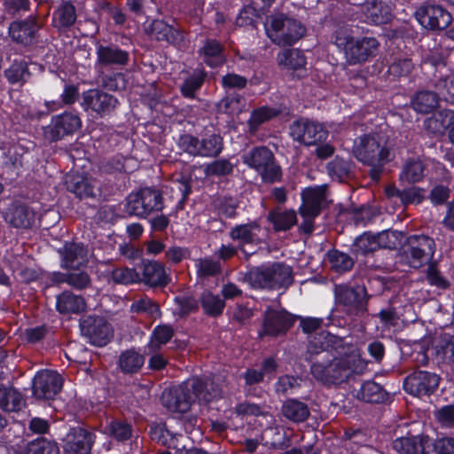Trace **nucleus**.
Returning <instances> with one entry per match:
<instances>
[{
    "label": "nucleus",
    "instance_id": "f8f14e48",
    "mask_svg": "<svg viewBox=\"0 0 454 454\" xmlns=\"http://www.w3.org/2000/svg\"><path fill=\"white\" fill-rule=\"evenodd\" d=\"M261 226L255 221L237 224L229 231L230 239L238 244L239 251L247 260L255 253V247L261 243Z\"/></svg>",
    "mask_w": 454,
    "mask_h": 454
},
{
    "label": "nucleus",
    "instance_id": "2f4dec72",
    "mask_svg": "<svg viewBox=\"0 0 454 454\" xmlns=\"http://www.w3.org/2000/svg\"><path fill=\"white\" fill-rule=\"evenodd\" d=\"M34 212L24 204H13L5 215V220L15 228H29L34 222Z\"/></svg>",
    "mask_w": 454,
    "mask_h": 454
},
{
    "label": "nucleus",
    "instance_id": "e433bc0d",
    "mask_svg": "<svg viewBox=\"0 0 454 454\" xmlns=\"http://www.w3.org/2000/svg\"><path fill=\"white\" fill-rule=\"evenodd\" d=\"M150 436L161 445L177 450L179 449V439L183 437L182 434L175 433L162 424L151 427Z\"/></svg>",
    "mask_w": 454,
    "mask_h": 454
},
{
    "label": "nucleus",
    "instance_id": "79ce46f5",
    "mask_svg": "<svg viewBox=\"0 0 454 454\" xmlns=\"http://www.w3.org/2000/svg\"><path fill=\"white\" fill-rule=\"evenodd\" d=\"M206 79V73L201 69H196L184 78L180 91L182 96L187 98H194Z\"/></svg>",
    "mask_w": 454,
    "mask_h": 454
},
{
    "label": "nucleus",
    "instance_id": "473e14b6",
    "mask_svg": "<svg viewBox=\"0 0 454 454\" xmlns=\"http://www.w3.org/2000/svg\"><path fill=\"white\" fill-rule=\"evenodd\" d=\"M86 303L83 297L71 292H63L57 296L56 309L61 314H78L85 309Z\"/></svg>",
    "mask_w": 454,
    "mask_h": 454
},
{
    "label": "nucleus",
    "instance_id": "9d476101",
    "mask_svg": "<svg viewBox=\"0 0 454 454\" xmlns=\"http://www.w3.org/2000/svg\"><path fill=\"white\" fill-rule=\"evenodd\" d=\"M289 134L294 141L306 146L321 144L328 137V130L321 123L307 118L293 121Z\"/></svg>",
    "mask_w": 454,
    "mask_h": 454
},
{
    "label": "nucleus",
    "instance_id": "4d7b16f0",
    "mask_svg": "<svg viewBox=\"0 0 454 454\" xmlns=\"http://www.w3.org/2000/svg\"><path fill=\"white\" fill-rule=\"evenodd\" d=\"M195 268L198 278H206L216 276L221 272L220 263L210 258H199L195 261Z\"/></svg>",
    "mask_w": 454,
    "mask_h": 454
},
{
    "label": "nucleus",
    "instance_id": "f03ea898",
    "mask_svg": "<svg viewBox=\"0 0 454 454\" xmlns=\"http://www.w3.org/2000/svg\"><path fill=\"white\" fill-rule=\"evenodd\" d=\"M354 359L350 356L335 357L331 352H323L310 366L311 374L327 384H336L347 380L353 372Z\"/></svg>",
    "mask_w": 454,
    "mask_h": 454
},
{
    "label": "nucleus",
    "instance_id": "6e6d98bb",
    "mask_svg": "<svg viewBox=\"0 0 454 454\" xmlns=\"http://www.w3.org/2000/svg\"><path fill=\"white\" fill-rule=\"evenodd\" d=\"M219 107L228 114H238L245 110L246 99L240 94L230 93L221 100Z\"/></svg>",
    "mask_w": 454,
    "mask_h": 454
},
{
    "label": "nucleus",
    "instance_id": "6ab92c4d",
    "mask_svg": "<svg viewBox=\"0 0 454 454\" xmlns=\"http://www.w3.org/2000/svg\"><path fill=\"white\" fill-rule=\"evenodd\" d=\"M327 186H310L301 192V215L317 216L327 204Z\"/></svg>",
    "mask_w": 454,
    "mask_h": 454
},
{
    "label": "nucleus",
    "instance_id": "6e6552de",
    "mask_svg": "<svg viewBox=\"0 0 454 454\" xmlns=\"http://www.w3.org/2000/svg\"><path fill=\"white\" fill-rule=\"evenodd\" d=\"M163 207L160 192L146 187L127 197L124 211L129 215L146 218L151 214L161 211Z\"/></svg>",
    "mask_w": 454,
    "mask_h": 454
},
{
    "label": "nucleus",
    "instance_id": "69168bd1",
    "mask_svg": "<svg viewBox=\"0 0 454 454\" xmlns=\"http://www.w3.org/2000/svg\"><path fill=\"white\" fill-rule=\"evenodd\" d=\"M259 12L253 4L245 5L239 12L237 17L236 23L239 27H255Z\"/></svg>",
    "mask_w": 454,
    "mask_h": 454
},
{
    "label": "nucleus",
    "instance_id": "dca6fc26",
    "mask_svg": "<svg viewBox=\"0 0 454 454\" xmlns=\"http://www.w3.org/2000/svg\"><path fill=\"white\" fill-rule=\"evenodd\" d=\"M440 380V376L434 372L417 371L404 379L403 387L414 396H429L436 391Z\"/></svg>",
    "mask_w": 454,
    "mask_h": 454
},
{
    "label": "nucleus",
    "instance_id": "ddd939ff",
    "mask_svg": "<svg viewBox=\"0 0 454 454\" xmlns=\"http://www.w3.org/2000/svg\"><path fill=\"white\" fill-rule=\"evenodd\" d=\"M82 335L97 347L106 346L113 337V328L103 317L88 316L80 322Z\"/></svg>",
    "mask_w": 454,
    "mask_h": 454
},
{
    "label": "nucleus",
    "instance_id": "3c124183",
    "mask_svg": "<svg viewBox=\"0 0 454 454\" xmlns=\"http://www.w3.org/2000/svg\"><path fill=\"white\" fill-rule=\"evenodd\" d=\"M334 338L333 335L323 331L309 336L308 352L310 356L317 355L318 357H322L323 352H329L328 348L333 342Z\"/></svg>",
    "mask_w": 454,
    "mask_h": 454
},
{
    "label": "nucleus",
    "instance_id": "2eb2a0df",
    "mask_svg": "<svg viewBox=\"0 0 454 454\" xmlns=\"http://www.w3.org/2000/svg\"><path fill=\"white\" fill-rule=\"evenodd\" d=\"M417 21L426 29L442 30L452 20L450 13L438 4H426L419 6L415 13Z\"/></svg>",
    "mask_w": 454,
    "mask_h": 454
},
{
    "label": "nucleus",
    "instance_id": "a211bd4d",
    "mask_svg": "<svg viewBox=\"0 0 454 454\" xmlns=\"http://www.w3.org/2000/svg\"><path fill=\"white\" fill-rule=\"evenodd\" d=\"M62 387L61 376L52 371H41L33 379L32 391L37 399L50 400L60 391Z\"/></svg>",
    "mask_w": 454,
    "mask_h": 454
},
{
    "label": "nucleus",
    "instance_id": "39448f33",
    "mask_svg": "<svg viewBox=\"0 0 454 454\" xmlns=\"http://www.w3.org/2000/svg\"><path fill=\"white\" fill-rule=\"evenodd\" d=\"M267 36L278 46H288L299 41L306 32L301 21L283 13L273 14L264 23Z\"/></svg>",
    "mask_w": 454,
    "mask_h": 454
},
{
    "label": "nucleus",
    "instance_id": "4be33fe9",
    "mask_svg": "<svg viewBox=\"0 0 454 454\" xmlns=\"http://www.w3.org/2000/svg\"><path fill=\"white\" fill-rule=\"evenodd\" d=\"M294 322V317L286 311L267 310L263 322V333L271 336L285 333Z\"/></svg>",
    "mask_w": 454,
    "mask_h": 454
},
{
    "label": "nucleus",
    "instance_id": "c85d7f7f",
    "mask_svg": "<svg viewBox=\"0 0 454 454\" xmlns=\"http://www.w3.org/2000/svg\"><path fill=\"white\" fill-rule=\"evenodd\" d=\"M189 380H197L199 383L198 387H196L192 391L194 395H196V400L199 402L210 403L222 397V388L219 385L215 384L211 378L192 377Z\"/></svg>",
    "mask_w": 454,
    "mask_h": 454
},
{
    "label": "nucleus",
    "instance_id": "49530a36",
    "mask_svg": "<svg viewBox=\"0 0 454 454\" xmlns=\"http://www.w3.org/2000/svg\"><path fill=\"white\" fill-rule=\"evenodd\" d=\"M66 183L67 190L80 198L94 195L93 186L85 176L72 175L67 176Z\"/></svg>",
    "mask_w": 454,
    "mask_h": 454
},
{
    "label": "nucleus",
    "instance_id": "412c9836",
    "mask_svg": "<svg viewBox=\"0 0 454 454\" xmlns=\"http://www.w3.org/2000/svg\"><path fill=\"white\" fill-rule=\"evenodd\" d=\"M96 65L101 67L125 66L129 59L128 51L114 44H97Z\"/></svg>",
    "mask_w": 454,
    "mask_h": 454
},
{
    "label": "nucleus",
    "instance_id": "aec40b11",
    "mask_svg": "<svg viewBox=\"0 0 454 454\" xmlns=\"http://www.w3.org/2000/svg\"><path fill=\"white\" fill-rule=\"evenodd\" d=\"M40 29L35 17H28L26 20L12 22L8 28L11 38L18 43L29 45L35 42L37 33Z\"/></svg>",
    "mask_w": 454,
    "mask_h": 454
},
{
    "label": "nucleus",
    "instance_id": "13d9d810",
    "mask_svg": "<svg viewBox=\"0 0 454 454\" xmlns=\"http://www.w3.org/2000/svg\"><path fill=\"white\" fill-rule=\"evenodd\" d=\"M278 114L277 109L269 106L254 109L248 120L250 131L254 132L261 124L275 117Z\"/></svg>",
    "mask_w": 454,
    "mask_h": 454
},
{
    "label": "nucleus",
    "instance_id": "b1692460",
    "mask_svg": "<svg viewBox=\"0 0 454 454\" xmlns=\"http://www.w3.org/2000/svg\"><path fill=\"white\" fill-rule=\"evenodd\" d=\"M142 276V281L151 287L166 286L170 280L165 267L156 261H143Z\"/></svg>",
    "mask_w": 454,
    "mask_h": 454
},
{
    "label": "nucleus",
    "instance_id": "864d4df0",
    "mask_svg": "<svg viewBox=\"0 0 454 454\" xmlns=\"http://www.w3.org/2000/svg\"><path fill=\"white\" fill-rule=\"evenodd\" d=\"M200 153L201 157H215L223 150V139L219 135L212 134L200 139Z\"/></svg>",
    "mask_w": 454,
    "mask_h": 454
},
{
    "label": "nucleus",
    "instance_id": "58836bf2",
    "mask_svg": "<svg viewBox=\"0 0 454 454\" xmlns=\"http://www.w3.org/2000/svg\"><path fill=\"white\" fill-rule=\"evenodd\" d=\"M356 397L367 403H380L387 399V392L380 384L368 380L361 385Z\"/></svg>",
    "mask_w": 454,
    "mask_h": 454
},
{
    "label": "nucleus",
    "instance_id": "8fccbe9b",
    "mask_svg": "<svg viewBox=\"0 0 454 454\" xmlns=\"http://www.w3.org/2000/svg\"><path fill=\"white\" fill-rule=\"evenodd\" d=\"M174 329L168 325L156 326L152 333L151 340L146 348L150 352H156L173 337Z\"/></svg>",
    "mask_w": 454,
    "mask_h": 454
},
{
    "label": "nucleus",
    "instance_id": "37998d69",
    "mask_svg": "<svg viewBox=\"0 0 454 454\" xmlns=\"http://www.w3.org/2000/svg\"><path fill=\"white\" fill-rule=\"evenodd\" d=\"M200 51L204 61L211 67L221 66L224 61L223 46L216 40H207Z\"/></svg>",
    "mask_w": 454,
    "mask_h": 454
},
{
    "label": "nucleus",
    "instance_id": "e2e57ef3",
    "mask_svg": "<svg viewBox=\"0 0 454 454\" xmlns=\"http://www.w3.org/2000/svg\"><path fill=\"white\" fill-rule=\"evenodd\" d=\"M107 430L110 436L119 442H124L129 439L132 435L131 425L122 420L112 421L109 424Z\"/></svg>",
    "mask_w": 454,
    "mask_h": 454
},
{
    "label": "nucleus",
    "instance_id": "1a4fd4ad",
    "mask_svg": "<svg viewBox=\"0 0 454 454\" xmlns=\"http://www.w3.org/2000/svg\"><path fill=\"white\" fill-rule=\"evenodd\" d=\"M334 298L336 304L342 306L350 317H361L367 314L368 294L363 286L337 285L334 286Z\"/></svg>",
    "mask_w": 454,
    "mask_h": 454
},
{
    "label": "nucleus",
    "instance_id": "de8ad7c7",
    "mask_svg": "<svg viewBox=\"0 0 454 454\" xmlns=\"http://www.w3.org/2000/svg\"><path fill=\"white\" fill-rule=\"evenodd\" d=\"M4 76L11 84H24L30 76L27 62L15 60L5 69Z\"/></svg>",
    "mask_w": 454,
    "mask_h": 454
},
{
    "label": "nucleus",
    "instance_id": "0eeeda50",
    "mask_svg": "<svg viewBox=\"0 0 454 454\" xmlns=\"http://www.w3.org/2000/svg\"><path fill=\"white\" fill-rule=\"evenodd\" d=\"M242 161L255 170L264 182L275 183L281 179L282 171L273 153L266 146H257L242 155Z\"/></svg>",
    "mask_w": 454,
    "mask_h": 454
},
{
    "label": "nucleus",
    "instance_id": "5701e85b",
    "mask_svg": "<svg viewBox=\"0 0 454 454\" xmlns=\"http://www.w3.org/2000/svg\"><path fill=\"white\" fill-rule=\"evenodd\" d=\"M92 443L90 432L81 427L72 428L67 435L65 450L70 454H89Z\"/></svg>",
    "mask_w": 454,
    "mask_h": 454
},
{
    "label": "nucleus",
    "instance_id": "cd10ccee",
    "mask_svg": "<svg viewBox=\"0 0 454 454\" xmlns=\"http://www.w3.org/2000/svg\"><path fill=\"white\" fill-rule=\"evenodd\" d=\"M26 405L24 395L11 386L0 384V409L8 412H16Z\"/></svg>",
    "mask_w": 454,
    "mask_h": 454
},
{
    "label": "nucleus",
    "instance_id": "052dcab7",
    "mask_svg": "<svg viewBox=\"0 0 454 454\" xmlns=\"http://www.w3.org/2000/svg\"><path fill=\"white\" fill-rule=\"evenodd\" d=\"M379 249L375 234L364 232L356 239L353 244V251L356 254L365 255Z\"/></svg>",
    "mask_w": 454,
    "mask_h": 454
},
{
    "label": "nucleus",
    "instance_id": "c756f323",
    "mask_svg": "<svg viewBox=\"0 0 454 454\" xmlns=\"http://www.w3.org/2000/svg\"><path fill=\"white\" fill-rule=\"evenodd\" d=\"M426 163L419 157H411L405 160L399 174V180L403 183L414 184L421 181L425 176Z\"/></svg>",
    "mask_w": 454,
    "mask_h": 454
},
{
    "label": "nucleus",
    "instance_id": "5fc2aeb1",
    "mask_svg": "<svg viewBox=\"0 0 454 454\" xmlns=\"http://www.w3.org/2000/svg\"><path fill=\"white\" fill-rule=\"evenodd\" d=\"M23 454H59V447L55 442L41 437L28 442Z\"/></svg>",
    "mask_w": 454,
    "mask_h": 454
},
{
    "label": "nucleus",
    "instance_id": "9b49d317",
    "mask_svg": "<svg viewBox=\"0 0 454 454\" xmlns=\"http://www.w3.org/2000/svg\"><path fill=\"white\" fill-rule=\"evenodd\" d=\"M198 384L197 380L188 379L178 387L164 391L161 396L163 405L172 412L188 411L196 401V395L192 391L198 387Z\"/></svg>",
    "mask_w": 454,
    "mask_h": 454
},
{
    "label": "nucleus",
    "instance_id": "7c9ffc66",
    "mask_svg": "<svg viewBox=\"0 0 454 454\" xmlns=\"http://www.w3.org/2000/svg\"><path fill=\"white\" fill-rule=\"evenodd\" d=\"M62 256V266L75 269L86 262V249L82 244H67L59 250Z\"/></svg>",
    "mask_w": 454,
    "mask_h": 454
},
{
    "label": "nucleus",
    "instance_id": "f3484780",
    "mask_svg": "<svg viewBox=\"0 0 454 454\" xmlns=\"http://www.w3.org/2000/svg\"><path fill=\"white\" fill-rule=\"evenodd\" d=\"M81 125L77 114L67 112L52 117L51 123L43 129V135L51 141H58L77 131Z\"/></svg>",
    "mask_w": 454,
    "mask_h": 454
},
{
    "label": "nucleus",
    "instance_id": "7ed1b4c3",
    "mask_svg": "<svg viewBox=\"0 0 454 454\" xmlns=\"http://www.w3.org/2000/svg\"><path fill=\"white\" fill-rule=\"evenodd\" d=\"M245 280L253 288H286L293 282L292 269L279 262L253 267L246 273Z\"/></svg>",
    "mask_w": 454,
    "mask_h": 454
},
{
    "label": "nucleus",
    "instance_id": "4468645a",
    "mask_svg": "<svg viewBox=\"0 0 454 454\" xmlns=\"http://www.w3.org/2000/svg\"><path fill=\"white\" fill-rule=\"evenodd\" d=\"M119 106L118 99L98 89H91L82 93V106L99 117L111 115Z\"/></svg>",
    "mask_w": 454,
    "mask_h": 454
},
{
    "label": "nucleus",
    "instance_id": "4c0bfd02",
    "mask_svg": "<svg viewBox=\"0 0 454 454\" xmlns=\"http://www.w3.org/2000/svg\"><path fill=\"white\" fill-rule=\"evenodd\" d=\"M438 95L430 90L419 91L411 99L412 108L421 114L431 113L438 106Z\"/></svg>",
    "mask_w": 454,
    "mask_h": 454
},
{
    "label": "nucleus",
    "instance_id": "ea45409f",
    "mask_svg": "<svg viewBox=\"0 0 454 454\" xmlns=\"http://www.w3.org/2000/svg\"><path fill=\"white\" fill-rule=\"evenodd\" d=\"M268 220L276 231H286L296 224L297 216L294 210H276L269 213Z\"/></svg>",
    "mask_w": 454,
    "mask_h": 454
},
{
    "label": "nucleus",
    "instance_id": "c9c22d12",
    "mask_svg": "<svg viewBox=\"0 0 454 454\" xmlns=\"http://www.w3.org/2000/svg\"><path fill=\"white\" fill-rule=\"evenodd\" d=\"M74 6L70 2H62L53 12L52 23L58 29H67L73 26L76 20Z\"/></svg>",
    "mask_w": 454,
    "mask_h": 454
},
{
    "label": "nucleus",
    "instance_id": "f704fd0d",
    "mask_svg": "<svg viewBox=\"0 0 454 454\" xmlns=\"http://www.w3.org/2000/svg\"><path fill=\"white\" fill-rule=\"evenodd\" d=\"M145 364V356L135 349L121 352L118 359L119 369L126 374L138 372Z\"/></svg>",
    "mask_w": 454,
    "mask_h": 454
},
{
    "label": "nucleus",
    "instance_id": "680f3d73",
    "mask_svg": "<svg viewBox=\"0 0 454 454\" xmlns=\"http://www.w3.org/2000/svg\"><path fill=\"white\" fill-rule=\"evenodd\" d=\"M301 380L291 375L280 376L276 381L274 387L278 395H292L295 390L300 388Z\"/></svg>",
    "mask_w": 454,
    "mask_h": 454
},
{
    "label": "nucleus",
    "instance_id": "423d86ee",
    "mask_svg": "<svg viewBox=\"0 0 454 454\" xmlns=\"http://www.w3.org/2000/svg\"><path fill=\"white\" fill-rule=\"evenodd\" d=\"M335 44L340 49L349 65L362 64L376 56L380 43L373 36L356 37L343 35L335 36Z\"/></svg>",
    "mask_w": 454,
    "mask_h": 454
},
{
    "label": "nucleus",
    "instance_id": "338daca9",
    "mask_svg": "<svg viewBox=\"0 0 454 454\" xmlns=\"http://www.w3.org/2000/svg\"><path fill=\"white\" fill-rule=\"evenodd\" d=\"M112 278L115 283L129 285L140 281L139 274L135 269L118 268L112 271Z\"/></svg>",
    "mask_w": 454,
    "mask_h": 454
},
{
    "label": "nucleus",
    "instance_id": "f257e3e1",
    "mask_svg": "<svg viewBox=\"0 0 454 454\" xmlns=\"http://www.w3.org/2000/svg\"><path fill=\"white\" fill-rule=\"evenodd\" d=\"M352 153L358 161L372 167L370 176L373 180L380 178L382 166L391 160L387 139L380 133L357 137L353 142Z\"/></svg>",
    "mask_w": 454,
    "mask_h": 454
},
{
    "label": "nucleus",
    "instance_id": "393cba45",
    "mask_svg": "<svg viewBox=\"0 0 454 454\" xmlns=\"http://www.w3.org/2000/svg\"><path fill=\"white\" fill-rule=\"evenodd\" d=\"M429 437L425 434L398 437L392 442V448L399 454H427L426 447Z\"/></svg>",
    "mask_w": 454,
    "mask_h": 454
},
{
    "label": "nucleus",
    "instance_id": "603ef678",
    "mask_svg": "<svg viewBox=\"0 0 454 454\" xmlns=\"http://www.w3.org/2000/svg\"><path fill=\"white\" fill-rule=\"evenodd\" d=\"M326 257L332 270L339 273L349 271L354 266L353 259L348 254L339 250L328 251Z\"/></svg>",
    "mask_w": 454,
    "mask_h": 454
},
{
    "label": "nucleus",
    "instance_id": "a19ab883",
    "mask_svg": "<svg viewBox=\"0 0 454 454\" xmlns=\"http://www.w3.org/2000/svg\"><path fill=\"white\" fill-rule=\"evenodd\" d=\"M200 301L203 312L209 317H215L222 315L225 307L224 300L208 290L202 292Z\"/></svg>",
    "mask_w": 454,
    "mask_h": 454
},
{
    "label": "nucleus",
    "instance_id": "c03bdc74",
    "mask_svg": "<svg viewBox=\"0 0 454 454\" xmlns=\"http://www.w3.org/2000/svg\"><path fill=\"white\" fill-rule=\"evenodd\" d=\"M130 313L145 315L156 319L160 317L159 305L147 296L135 299L129 307Z\"/></svg>",
    "mask_w": 454,
    "mask_h": 454
},
{
    "label": "nucleus",
    "instance_id": "a878e982",
    "mask_svg": "<svg viewBox=\"0 0 454 454\" xmlns=\"http://www.w3.org/2000/svg\"><path fill=\"white\" fill-rule=\"evenodd\" d=\"M145 30L151 38L157 41L176 43L182 39L179 31L160 20H153L145 27Z\"/></svg>",
    "mask_w": 454,
    "mask_h": 454
},
{
    "label": "nucleus",
    "instance_id": "20e7f679",
    "mask_svg": "<svg viewBox=\"0 0 454 454\" xmlns=\"http://www.w3.org/2000/svg\"><path fill=\"white\" fill-rule=\"evenodd\" d=\"M435 252L434 240L423 234L410 235L398 250L399 263L418 270L429 263Z\"/></svg>",
    "mask_w": 454,
    "mask_h": 454
},
{
    "label": "nucleus",
    "instance_id": "bb28decb",
    "mask_svg": "<svg viewBox=\"0 0 454 454\" xmlns=\"http://www.w3.org/2000/svg\"><path fill=\"white\" fill-rule=\"evenodd\" d=\"M367 22L374 25H381L388 22L392 17L390 7L378 0L366 2L362 7Z\"/></svg>",
    "mask_w": 454,
    "mask_h": 454
},
{
    "label": "nucleus",
    "instance_id": "0e129e2a",
    "mask_svg": "<svg viewBox=\"0 0 454 454\" xmlns=\"http://www.w3.org/2000/svg\"><path fill=\"white\" fill-rule=\"evenodd\" d=\"M233 171V165L226 159H219L207 164L205 167L206 176H223L231 174Z\"/></svg>",
    "mask_w": 454,
    "mask_h": 454
},
{
    "label": "nucleus",
    "instance_id": "bf43d9fd",
    "mask_svg": "<svg viewBox=\"0 0 454 454\" xmlns=\"http://www.w3.org/2000/svg\"><path fill=\"white\" fill-rule=\"evenodd\" d=\"M329 175L340 182L344 181L350 173L351 162L339 157H335L327 164Z\"/></svg>",
    "mask_w": 454,
    "mask_h": 454
},
{
    "label": "nucleus",
    "instance_id": "09e8293b",
    "mask_svg": "<svg viewBox=\"0 0 454 454\" xmlns=\"http://www.w3.org/2000/svg\"><path fill=\"white\" fill-rule=\"evenodd\" d=\"M277 61L280 66L289 69H300L306 65L303 53L296 49L285 50L278 54Z\"/></svg>",
    "mask_w": 454,
    "mask_h": 454
},
{
    "label": "nucleus",
    "instance_id": "a18cd8bd",
    "mask_svg": "<svg viewBox=\"0 0 454 454\" xmlns=\"http://www.w3.org/2000/svg\"><path fill=\"white\" fill-rule=\"evenodd\" d=\"M434 354L439 362H454V332L445 333L434 347Z\"/></svg>",
    "mask_w": 454,
    "mask_h": 454
},
{
    "label": "nucleus",
    "instance_id": "72a5a7b5",
    "mask_svg": "<svg viewBox=\"0 0 454 454\" xmlns=\"http://www.w3.org/2000/svg\"><path fill=\"white\" fill-rule=\"evenodd\" d=\"M283 416L294 423L305 421L309 416L308 405L297 399H287L281 407Z\"/></svg>",
    "mask_w": 454,
    "mask_h": 454
},
{
    "label": "nucleus",
    "instance_id": "774afa93",
    "mask_svg": "<svg viewBox=\"0 0 454 454\" xmlns=\"http://www.w3.org/2000/svg\"><path fill=\"white\" fill-rule=\"evenodd\" d=\"M401 233L395 231H383L375 234L377 245L380 248L394 249L400 242Z\"/></svg>",
    "mask_w": 454,
    "mask_h": 454
}]
</instances>
